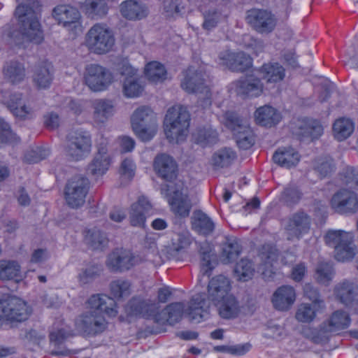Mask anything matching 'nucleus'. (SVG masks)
I'll return each mask as SVG.
<instances>
[{
    "label": "nucleus",
    "mask_w": 358,
    "mask_h": 358,
    "mask_svg": "<svg viewBox=\"0 0 358 358\" xmlns=\"http://www.w3.org/2000/svg\"><path fill=\"white\" fill-rule=\"evenodd\" d=\"M154 169L159 177L170 182L162 187V194L166 198L172 211L180 217H187L192 203L184 192V184L180 180L174 182L178 176V166L169 155H157L154 161Z\"/></svg>",
    "instance_id": "1"
},
{
    "label": "nucleus",
    "mask_w": 358,
    "mask_h": 358,
    "mask_svg": "<svg viewBox=\"0 0 358 358\" xmlns=\"http://www.w3.org/2000/svg\"><path fill=\"white\" fill-rule=\"evenodd\" d=\"M19 6L16 8L15 15L20 23V31L24 38L40 43L43 39L38 17L41 13V4L37 0H17Z\"/></svg>",
    "instance_id": "2"
},
{
    "label": "nucleus",
    "mask_w": 358,
    "mask_h": 358,
    "mask_svg": "<svg viewBox=\"0 0 358 358\" xmlns=\"http://www.w3.org/2000/svg\"><path fill=\"white\" fill-rule=\"evenodd\" d=\"M190 115L187 108L175 105L169 108L164 117V132L170 143L184 141L189 133Z\"/></svg>",
    "instance_id": "3"
},
{
    "label": "nucleus",
    "mask_w": 358,
    "mask_h": 358,
    "mask_svg": "<svg viewBox=\"0 0 358 358\" xmlns=\"http://www.w3.org/2000/svg\"><path fill=\"white\" fill-rule=\"evenodd\" d=\"M92 148V141L89 132L76 130L66 136L64 145V154L69 161L79 162L90 155Z\"/></svg>",
    "instance_id": "4"
},
{
    "label": "nucleus",
    "mask_w": 358,
    "mask_h": 358,
    "mask_svg": "<svg viewBox=\"0 0 358 358\" xmlns=\"http://www.w3.org/2000/svg\"><path fill=\"white\" fill-rule=\"evenodd\" d=\"M85 43L91 52L102 55L112 50L115 37L106 24L96 23L87 32Z\"/></svg>",
    "instance_id": "5"
},
{
    "label": "nucleus",
    "mask_w": 358,
    "mask_h": 358,
    "mask_svg": "<svg viewBox=\"0 0 358 358\" xmlns=\"http://www.w3.org/2000/svg\"><path fill=\"white\" fill-rule=\"evenodd\" d=\"M205 74L201 70L189 67L185 73V77L181 81V87L188 93H196L201 101L203 107L211 104V92L205 83Z\"/></svg>",
    "instance_id": "6"
},
{
    "label": "nucleus",
    "mask_w": 358,
    "mask_h": 358,
    "mask_svg": "<svg viewBox=\"0 0 358 358\" xmlns=\"http://www.w3.org/2000/svg\"><path fill=\"white\" fill-rule=\"evenodd\" d=\"M225 126L230 129L239 148L247 150L255 142L252 131L246 120L240 118L234 112H227L224 115Z\"/></svg>",
    "instance_id": "7"
},
{
    "label": "nucleus",
    "mask_w": 358,
    "mask_h": 358,
    "mask_svg": "<svg viewBox=\"0 0 358 358\" xmlns=\"http://www.w3.org/2000/svg\"><path fill=\"white\" fill-rule=\"evenodd\" d=\"M90 188V181L83 175H76L68 180L64 188L66 203L72 208H78L85 202Z\"/></svg>",
    "instance_id": "8"
},
{
    "label": "nucleus",
    "mask_w": 358,
    "mask_h": 358,
    "mask_svg": "<svg viewBox=\"0 0 358 358\" xmlns=\"http://www.w3.org/2000/svg\"><path fill=\"white\" fill-rule=\"evenodd\" d=\"M31 314L27 303L15 296L0 299V320L22 322Z\"/></svg>",
    "instance_id": "9"
},
{
    "label": "nucleus",
    "mask_w": 358,
    "mask_h": 358,
    "mask_svg": "<svg viewBox=\"0 0 358 358\" xmlns=\"http://www.w3.org/2000/svg\"><path fill=\"white\" fill-rule=\"evenodd\" d=\"M113 75L106 68L92 64L85 68L84 81L93 92L106 90L113 82Z\"/></svg>",
    "instance_id": "10"
},
{
    "label": "nucleus",
    "mask_w": 358,
    "mask_h": 358,
    "mask_svg": "<svg viewBox=\"0 0 358 358\" xmlns=\"http://www.w3.org/2000/svg\"><path fill=\"white\" fill-rule=\"evenodd\" d=\"M312 224V217L304 210L300 209L292 214L285 226L287 240H299L308 234Z\"/></svg>",
    "instance_id": "11"
},
{
    "label": "nucleus",
    "mask_w": 358,
    "mask_h": 358,
    "mask_svg": "<svg viewBox=\"0 0 358 358\" xmlns=\"http://www.w3.org/2000/svg\"><path fill=\"white\" fill-rule=\"evenodd\" d=\"M127 311L130 315L141 317L158 324L157 319L161 315V307L155 300L134 297L129 301Z\"/></svg>",
    "instance_id": "12"
},
{
    "label": "nucleus",
    "mask_w": 358,
    "mask_h": 358,
    "mask_svg": "<svg viewBox=\"0 0 358 358\" xmlns=\"http://www.w3.org/2000/svg\"><path fill=\"white\" fill-rule=\"evenodd\" d=\"M246 21L257 32L269 34L275 29L278 20L271 11L252 9L248 11Z\"/></svg>",
    "instance_id": "13"
},
{
    "label": "nucleus",
    "mask_w": 358,
    "mask_h": 358,
    "mask_svg": "<svg viewBox=\"0 0 358 358\" xmlns=\"http://www.w3.org/2000/svg\"><path fill=\"white\" fill-rule=\"evenodd\" d=\"M138 263V257L128 250L116 249L108 257L106 265L115 272H123L129 270Z\"/></svg>",
    "instance_id": "14"
},
{
    "label": "nucleus",
    "mask_w": 358,
    "mask_h": 358,
    "mask_svg": "<svg viewBox=\"0 0 358 358\" xmlns=\"http://www.w3.org/2000/svg\"><path fill=\"white\" fill-rule=\"evenodd\" d=\"M331 206L341 214L355 213L358 210L357 195L353 191L341 189L332 196Z\"/></svg>",
    "instance_id": "15"
},
{
    "label": "nucleus",
    "mask_w": 358,
    "mask_h": 358,
    "mask_svg": "<svg viewBox=\"0 0 358 358\" xmlns=\"http://www.w3.org/2000/svg\"><path fill=\"white\" fill-rule=\"evenodd\" d=\"M106 320L102 314L85 311L76 322L78 329L87 335H95L106 329Z\"/></svg>",
    "instance_id": "16"
},
{
    "label": "nucleus",
    "mask_w": 358,
    "mask_h": 358,
    "mask_svg": "<svg viewBox=\"0 0 358 358\" xmlns=\"http://www.w3.org/2000/svg\"><path fill=\"white\" fill-rule=\"evenodd\" d=\"M220 64L229 70L243 72L252 66V58L243 52L223 51L219 55Z\"/></svg>",
    "instance_id": "17"
},
{
    "label": "nucleus",
    "mask_w": 358,
    "mask_h": 358,
    "mask_svg": "<svg viewBox=\"0 0 358 358\" xmlns=\"http://www.w3.org/2000/svg\"><path fill=\"white\" fill-rule=\"evenodd\" d=\"M2 102L12 114L20 120L31 119L34 116L33 109L26 105L21 93L15 92L4 95Z\"/></svg>",
    "instance_id": "18"
},
{
    "label": "nucleus",
    "mask_w": 358,
    "mask_h": 358,
    "mask_svg": "<svg viewBox=\"0 0 358 358\" xmlns=\"http://www.w3.org/2000/svg\"><path fill=\"white\" fill-rule=\"evenodd\" d=\"M115 308V300L106 294H93L86 302L87 311L102 315L104 313L110 317H115L117 315Z\"/></svg>",
    "instance_id": "19"
},
{
    "label": "nucleus",
    "mask_w": 358,
    "mask_h": 358,
    "mask_svg": "<svg viewBox=\"0 0 358 358\" xmlns=\"http://www.w3.org/2000/svg\"><path fill=\"white\" fill-rule=\"evenodd\" d=\"M231 85L238 94L251 97L260 96L264 90L260 77L255 74L247 76L234 82Z\"/></svg>",
    "instance_id": "20"
},
{
    "label": "nucleus",
    "mask_w": 358,
    "mask_h": 358,
    "mask_svg": "<svg viewBox=\"0 0 358 358\" xmlns=\"http://www.w3.org/2000/svg\"><path fill=\"white\" fill-rule=\"evenodd\" d=\"M209 303L205 294L199 293L192 296L189 302L185 313L189 320L196 322H201L209 316Z\"/></svg>",
    "instance_id": "21"
},
{
    "label": "nucleus",
    "mask_w": 358,
    "mask_h": 358,
    "mask_svg": "<svg viewBox=\"0 0 358 358\" xmlns=\"http://www.w3.org/2000/svg\"><path fill=\"white\" fill-rule=\"evenodd\" d=\"M357 285L348 280L338 283L334 289L336 297L357 313H358V301L355 299V296L357 295Z\"/></svg>",
    "instance_id": "22"
},
{
    "label": "nucleus",
    "mask_w": 358,
    "mask_h": 358,
    "mask_svg": "<svg viewBox=\"0 0 358 358\" xmlns=\"http://www.w3.org/2000/svg\"><path fill=\"white\" fill-rule=\"evenodd\" d=\"M54 18L66 28L76 27L80 24V13L69 5H59L52 11Z\"/></svg>",
    "instance_id": "23"
},
{
    "label": "nucleus",
    "mask_w": 358,
    "mask_h": 358,
    "mask_svg": "<svg viewBox=\"0 0 358 358\" xmlns=\"http://www.w3.org/2000/svg\"><path fill=\"white\" fill-rule=\"evenodd\" d=\"M296 301L294 289L288 285L278 287L273 294L271 302L273 307L280 311H287Z\"/></svg>",
    "instance_id": "24"
},
{
    "label": "nucleus",
    "mask_w": 358,
    "mask_h": 358,
    "mask_svg": "<svg viewBox=\"0 0 358 358\" xmlns=\"http://www.w3.org/2000/svg\"><path fill=\"white\" fill-rule=\"evenodd\" d=\"M229 280L222 275L213 278L208 285V298L213 303L231 295Z\"/></svg>",
    "instance_id": "25"
},
{
    "label": "nucleus",
    "mask_w": 358,
    "mask_h": 358,
    "mask_svg": "<svg viewBox=\"0 0 358 358\" xmlns=\"http://www.w3.org/2000/svg\"><path fill=\"white\" fill-rule=\"evenodd\" d=\"M213 303L217 308L218 315L223 319H234L239 315L241 311L239 301L232 294L227 296Z\"/></svg>",
    "instance_id": "26"
},
{
    "label": "nucleus",
    "mask_w": 358,
    "mask_h": 358,
    "mask_svg": "<svg viewBox=\"0 0 358 358\" xmlns=\"http://www.w3.org/2000/svg\"><path fill=\"white\" fill-rule=\"evenodd\" d=\"M350 318L345 311L338 310L334 311L329 318L321 325V330L324 333H333L345 329L349 327Z\"/></svg>",
    "instance_id": "27"
},
{
    "label": "nucleus",
    "mask_w": 358,
    "mask_h": 358,
    "mask_svg": "<svg viewBox=\"0 0 358 358\" xmlns=\"http://www.w3.org/2000/svg\"><path fill=\"white\" fill-rule=\"evenodd\" d=\"M121 15L129 20H138L145 17L148 14L147 7L136 1L127 0L123 1L120 6Z\"/></svg>",
    "instance_id": "28"
},
{
    "label": "nucleus",
    "mask_w": 358,
    "mask_h": 358,
    "mask_svg": "<svg viewBox=\"0 0 358 358\" xmlns=\"http://www.w3.org/2000/svg\"><path fill=\"white\" fill-rule=\"evenodd\" d=\"M110 164V158L106 148L100 147L87 166V173L94 176L103 175Z\"/></svg>",
    "instance_id": "29"
},
{
    "label": "nucleus",
    "mask_w": 358,
    "mask_h": 358,
    "mask_svg": "<svg viewBox=\"0 0 358 358\" xmlns=\"http://www.w3.org/2000/svg\"><path fill=\"white\" fill-rule=\"evenodd\" d=\"M184 310L185 306L182 303L176 302L168 305L165 308L161 309V315L157 319L158 324L173 325L180 320Z\"/></svg>",
    "instance_id": "30"
},
{
    "label": "nucleus",
    "mask_w": 358,
    "mask_h": 358,
    "mask_svg": "<svg viewBox=\"0 0 358 358\" xmlns=\"http://www.w3.org/2000/svg\"><path fill=\"white\" fill-rule=\"evenodd\" d=\"M72 336V331L66 327L52 330L50 333L49 338L50 343L57 348V349L52 350L51 354L56 356L69 355V350L62 345L67 338Z\"/></svg>",
    "instance_id": "31"
},
{
    "label": "nucleus",
    "mask_w": 358,
    "mask_h": 358,
    "mask_svg": "<svg viewBox=\"0 0 358 358\" xmlns=\"http://www.w3.org/2000/svg\"><path fill=\"white\" fill-rule=\"evenodd\" d=\"M151 209L150 201L144 196L139 197L137 202L132 204L130 212L131 224L134 227H144L145 214Z\"/></svg>",
    "instance_id": "32"
},
{
    "label": "nucleus",
    "mask_w": 358,
    "mask_h": 358,
    "mask_svg": "<svg viewBox=\"0 0 358 358\" xmlns=\"http://www.w3.org/2000/svg\"><path fill=\"white\" fill-rule=\"evenodd\" d=\"M81 8L85 15L94 20L103 19L108 11L106 0H85Z\"/></svg>",
    "instance_id": "33"
},
{
    "label": "nucleus",
    "mask_w": 358,
    "mask_h": 358,
    "mask_svg": "<svg viewBox=\"0 0 358 358\" xmlns=\"http://www.w3.org/2000/svg\"><path fill=\"white\" fill-rule=\"evenodd\" d=\"M257 123L259 125L271 127L281 120V115L274 108L265 105L259 107L255 113Z\"/></svg>",
    "instance_id": "34"
},
{
    "label": "nucleus",
    "mask_w": 358,
    "mask_h": 358,
    "mask_svg": "<svg viewBox=\"0 0 358 358\" xmlns=\"http://www.w3.org/2000/svg\"><path fill=\"white\" fill-rule=\"evenodd\" d=\"M326 306L321 304L315 306L309 303H301L297 307L295 318L299 322L310 323L315 320L317 314L324 312Z\"/></svg>",
    "instance_id": "35"
},
{
    "label": "nucleus",
    "mask_w": 358,
    "mask_h": 358,
    "mask_svg": "<svg viewBox=\"0 0 358 358\" xmlns=\"http://www.w3.org/2000/svg\"><path fill=\"white\" fill-rule=\"evenodd\" d=\"M93 119L97 123H104L115 112V106L112 101L108 99H96L93 101Z\"/></svg>",
    "instance_id": "36"
},
{
    "label": "nucleus",
    "mask_w": 358,
    "mask_h": 358,
    "mask_svg": "<svg viewBox=\"0 0 358 358\" xmlns=\"http://www.w3.org/2000/svg\"><path fill=\"white\" fill-rule=\"evenodd\" d=\"M256 73L267 83L280 82L285 76V69L278 63L265 64L256 71Z\"/></svg>",
    "instance_id": "37"
},
{
    "label": "nucleus",
    "mask_w": 358,
    "mask_h": 358,
    "mask_svg": "<svg viewBox=\"0 0 358 358\" xmlns=\"http://www.w3.org/2000/svg\"><path fill=\"white\" fill-rule=\"evenodd\" d=\"M53 79L52 66L48 62H43L34 70L33 80L36 85L41 89L50 87Z\"/></svg>",
    "instance_id": "38"
},
{
    "label": "nucleus",
    "mask_w": 358,
    "mask_h": 358,
    "mask_svg": "<svg viewBox=\"0 0 358 358\" xmlns=\"http://www.w3.org/2000/svg\"><path fill=\"white\" fill-rule=\"evenodd\" d=\"M192 224L194 230L204 236L210 234L215 229L213 220L201 210H195L193 213Z\"/></svg>",
    "instance_id": "39"
},
{
    "label": "nucleus",
    "mask_w": 358,
    "mask_h": 358,
    "mask_svg": "<svg viewBox=\"0 0 358 358\" xmlns=\"http://www.w3.org/2000/svg\"><path fill=\"white\" fill-rule=\"evenodd\" d=\"M275 163L281 166L291 168L296 166L300 159L299 154L292 148L278 149L273 156Z\"/></svg>",
    "instance_id": "40"
},
{
    "label": "nucleus",
    "mask_w": 358,
    "mask_h": 358,
    "mask_svg": "<svg viewBox=\"0 0 358 358\" xmlns=\"http://www.w3.org/2000/svg\"><path fill=\"white\" fill-rule=\"evenodd\" d=\"M5 79L13 84L22 82L25 77V69L20 62L11 60L5 63L3 68Z\"/></svg>",
    "instance_id": "41"
},
{
    "label": "nucleus",
    "mask_w": 358,
    "mask_h": 358,
    "mask_svg": "<svg viewBox=\"0 0 358 358\" xmlns=\"http://www.w3.org/2000/svg\"><path fill=\"white\" fill-rule=\"evenodd\" d=\"M131 121L132 128L136 129L141 124H156V116L150 108L141 106L134 112Z\"/></svg>",
    "instance_id": "42"
},
{
    "label": "nucleus",
    "mask_w": 358,
    "mask_h": 358,
    "mask_svg": "<svg viewBox=\"0 0 358 358\" xmlns=\"http://www.w3.org/2000/svg\"><path fill=\"white\" fill-rule=\"evenodd\" d=\"M357 252V248L355 243V237L350 238L345 243L338 245L334 250V258L341 262L352 261Z\"/></svg>",
    "instance_id": "43"
},
{
    "label": "nucleus",
    "mask_w": 358,
    "mask_h": 358,
    "mask_svg": "<svg viewBox=\"0 0 358 358\" xmlns=\"http://www.w3.org/2000/svg\"><path fill=\"white\" fill-rule=\"evenodd\" d=\"M353 237L354 235L351 232L343 230L329 229L326 232L324 240L326 245L335 250L338 245L348 242V240Z\"/></svg>",
    "instance_id": "44"
},
{
    "label": "nucleus",
    "mask_w": 358,
    "mask_h": 358,
    "mask_svg": "<svg viewBox=\"0 0 358 358\" xmlns=\"http://www.w3.org/2000/svg\"><path fill=\"white\" fill-rule=\"evenodd\" d=\"M21 278L20 266L15 260H0V280H10Z\"/></svg>",
    "instance_id": "45"
},
{
    "label": "nucleus",
    "mask_w": 358,
    "mask_h": 358,
    "mask_svg": "<svg viewBox=\"0 0 358 358\" xmlns=\"http://www.w3.org/2000/svg\"><path fill=\"white\" fill-rule=\"evenodd\" d=\"M196 143L201 146L211 145L218 141V134L215 129L211 127L200 128L194 134Z\"/></svg>",
    "instance_id": "46"
},
{
    "label": "nucleus",
    "mask_w": 358,
    "mask_h": 358,
    "mask_svg": "<svg viewBox=\"0 0 358 358\" xmlns=\"http://www.w3.org/2000/svg\"><path fill=\"white\" fill-rule=\"evenodd\" d=\"M145 75L152 83L163 82L166 78V71L164 65L157 62L148 63L145 68Z\"/></svg>",
    "instance_id": "47"
},
{
    "label": "nucleus",
    "mask_w": 358,
    "mask_h": 358,
    "mask_svg": "<svg viewBox=\"0 0 358 358\" xmlns=\"http://www.w3.org/2000/svg\"><path fill=\"white\" fill-rule=\"evenodd\" d=\"M354 130L352 122L347 118H340L333 125V133L338 141H343L348 138Z\"/></svg>",
    "instance_id": "48"
},
{
    "label": "nucleus",
    "mask_w": 358,
    "mask_h": 358,
    "mask_svg": "<svg viewBox=\"0 0 358 358\" xmlns=\"http://www.w3.org/2000/svg\"><path fill=\"white\" fill-rule=\"evenodd\" d=\"M298 135L302 137H310L312 139L317 138L323 133V127L317 120H308L301 122Z\"/></svg>",
    "instance_id": "49"
},
{
    "label": "nucleus",
    "mask_w": 358,
    "mask_h": 358,
    "mask_svg": "<svg viewBox=\"0 0 358 358\" xmlns=\"http://www.w3.org/2000/svg\"><path fill=\"white\" fill-rule=\"evenodd\" d=\"M144 87L138 77L125 78L123 81V93L128 98L139 96Z\"/></svg>",
    "instance_id": "50"
},
{
    "label": "nucleus",
    "mask_w": 358,
    "mask_h": 358,
    "mask_svg": "<svg viewBox=\"0 0 358 358\" xmlns=\"http://www.w3.org/2000/svg\"><path fill=\"white\" fill-rule=\"evenodd\" d=\"M302 196L303 193L298 187L289 185L282 192L280 201L287 206H293L301 201Z\"/></svg>",
    "instance_id": "51"
},
{
    "label": "nucleus",
    "mask_w": 358,
    "mask_h": 358,
    "mask_svg": "<svg viewBox=\"0 0 358 358\" xmlns=\"http://www.w3.org/2000/svg\"><path fill=\"white\" fill-rule=\"evenodd\" d=\"M85 241L93 250L101 249L107 243V238L105 234L96 228L89 229L86 231Z\"/></svg>",
    "instance_id": "52"
},
{
    "label": "nucleus",
    "mask_w": 358,
    "mask_h": 358,
    "mask_svg": "<svg viewBox=\"0 0 358 358\" xmlns=\"http://www.w3.org/2000/svg\"><path fill=\"white\" fill-rule=\"evenodd\" d=\"M234 273L238 280L248 281L255 273V268L252 262L248 259H241L234 268Z\"/></svg>",
    "instance_id": "53"
},
{
    "label": "nucleus",
    "mask_w": 358,
    "mask_h": 358,
    "mask_svg": "<svg viewBox=\"0 0 358 358\" xmlns=\"http://www.w3.org/2000/svg\"><path fill=\"white\" fill-rule=\"evenodd\" d=\"M242 248L238 242L235 240H228L222 247V258L224 263L236 261L241 252Z\"/></svg>",
    "instance_id": "54"
},
{
    "label": "nucleus",
    "mask_w": 358,
    "mask_h": 358,
    "mask_svg": "<svg viewBox=\"0 0 358 358\" xmlns=\"http://www.w3.org/2000/svg\"><path fill=\"white\" fill-rule=\"evenodd\" d=\"M236 158V152L231 148H223L216 152L213 156V165L217 167H227Z\"/></svg>",
    "instance_id": "55"
},
{
    "label": "nucleus",
    "mask_w": 358,
    "mask_h": 358,
    "mask_svg": "<svg viewBox=\"0 0 358 358\" xmlns=\"http://www.w3.org/2000/svg\"><path fill=\"white\" fill-rule=\"evenodd\" d=\"M111 294L117 299L127 297L131 294V283L124 279L113 280L110 284Z\"/></svg>",
    "instance_id": "56"
},
{
    "label": "nucleus",
    "mask_w": 358,
    "mask_h": 358,
    "mask_svg": "<svg viewBox=\"0 0 358 358\" xmlns=\"http://www.w3.org/2000/svg\"><path fill=\"white\" fill-rule=\"evenodd\" d=\"M259 257L264 268L266 270L270 269L273 264L278 260V250L272 245H265L262 248Z\"/></svg>",
    "instance_id": "57"
},
{
    "label": "nucleus",
    "mask_w": 358,
    "mask_h": 358,
    "mask_svg": "<svg viewBox=\"0 0 358 358\" xmlns=\"http://www.w3.org/2000/svg\"><path fill=\"white\" fill-rule=\"evenodd\" d=\"M201 254V271L203 275H210V271L213 268L212 260L214 259L211 250L208 244H205L200 248Z\"/></svg>",
    "instance_id": "58"
},
{
    "label": "nucleus",
    "mask_w": 358,
    "mask_h": 358,
    "mask_svg": "<svg viewBox=\"0 0 358 358\" xmlns=\"http://www.w3.org/2000/svg\"><path fill=\"white\" fill-rule=\"evenodd\" d=\"M340 178L343 185L350 188L358 189V170L353 167L345 168L340 174Z\"/></svg>",
    "instance_id": "59"
},
{
    "label": "nucleus",
    "mask_w": 358,
    "mask_h": 358,
    "mask_svg": "<svg viewBox=\"0 0 358 358\" xmlns=\"http://www.w3.org/2000/svg\"><path fill=\"white\" fill-rule=\"evenodd\" d=\"M334 275L332 264L329 262H321L318 264L315 278L316 280L321 284H327L331 279Z\"/></svg>",
    "instance_id": "60"
},
{
    "label": "nucleus",
    "mask_w": 358,
    "mask_h": 358,
    "mask_svg": "<svg viewBox=\"0 0 358 358\" xmlns=\"http://www.w3.org/2000/svg\"><path fill=\"white\" fill-rule=\"evenodd\" d=\"M334 165L330 157H320L314 162L313 169L321 178L328 176L334 170Z\"/></svg>",
    "instance_id": "61"
},
{
    "label": "nucleus",
    "mask_w": 358,
    "mask_h": 358,
    "mask_svg": "<svg viewBox=\"0 0 358 358\" xmlns=\"http://www.w3.org/2000/svg\"><path fill=\"white\" fill-rule=\"evenodd\" d=\"M136 135L143 141H150L156 134L157 127L156 124H141L139 128H132Z\"/></svg>",
    "instance_id": "62"
},
{
    "label": "nucleus",
    "mask_w": 358,
    "mask_h": 358,
    "mask_svg": "<svg viewBox=\"0 0 358 358\" xmlns=\"http://www.w3.org/2000/svg\"><path fill=\"white\" fill-rule=\"evenodd\" d=\"M192 243L190 234L188 232L179 233L172 238V250L181 252L186 249Z\"/></svg>",
    "instance_id": "63"
},
{
    "label": "nucleus",
    "mask_w": 358,
    "mask_h": 358,
    "mask_svg": "<svg viewBox=\"0 0 358 358\" xmlns=\"http://www.w3.org/2000/svg\"><path fill=\"white\" fill-rule=\"evenodd\" d=\"M100 273L101 268L97 265H90L79 273L80 282L83 285L88 284L98 277Z\"/></svg>",
    "instance_id": "64"
}]
</instances>
